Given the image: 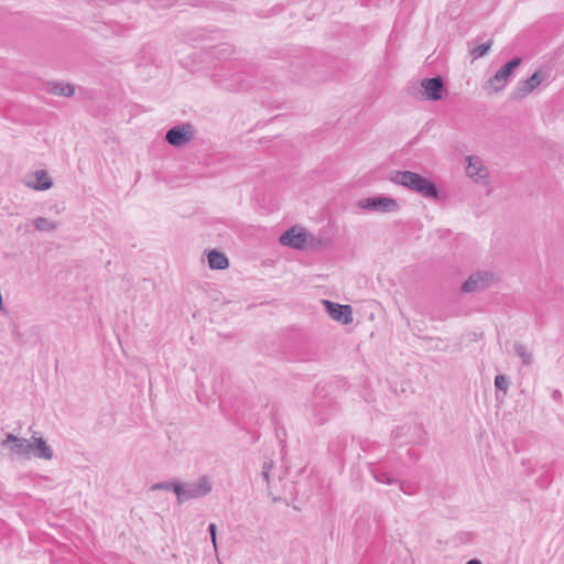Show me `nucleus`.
Returning a JSON list of instances; mask_svg holds the SVG:
<instances>
[{"instance_id": "nucleus-1", "label": "nucleus", "mask_w": 564, "mask_h": 564, "mask_svg": "<svg viewBox=\"0 0 564 564\" xmlns=\"http://www.w3.org/2000/svg\"><path fill=\"white\" fill-rule=\"evenodd\" d=\"M391 181L422 195L425 198L438 199L440 197L436 184L417 173L411 171H397L391 176Z\"/></svg>"}, {"instance_id": "nucleus-2", "label": "nucleus", "mask_w": 564, "mask_h": 564, "mask_svg": "<svg viewBox=\"0 0 564 564\" xmlns=\"http://www.w3.org/2000/svg\"><path fill=\"white\" fill-rule=\"evenodd\" d=\"M213 489L212 482L207 476H202L196 481L180 484L175 486L174 494L176 495L178 505L191 500L207 496Z\"/></svg>"}, {"instance_id": "nucleus-3", "label": "nucleus", "mask_w": 564, "mask_h": 564, "mask_svg": "<svg viewBox=\"0 0 564 564\" xmlns=\"http://www.w3.org/2000/svg\"><path fill=\"white\" fill-rule=\"evenodd\" d=\"M357 206L377 213H393L399 209V204L394 198L381 195L359 199Z\"/></svg>"}, {"instance_id": "nucleus-4", "label": "nucleus", "mask_w": 564, "mask_h": 564, "mask_svg": "<svg viewBox=\"0 0 564 564\" xmlns=\"http://www.w3.org/2000/svg\"><path fill=\"white\" fill-rule=\"evenodd\" d=\"M521 62V57H513L507 62L491 78L488 79L487 85L491 87L495 93L500 91Z\"/></svg>"}, {"instance_id": "nucleus-5", "label": "nucleus", "mask_w": 564, "mask_h": 564, "mask_svg": "<svg viewBox=\"0 0 564 564\" xmlns=\"http://www.w3.org/2000/svg\"><path fill=\"white\" fill-rule=\"evenodd\" d=\"M195 134V130L191 123H182L172 127L165 133V141L176 148H181L188 143Z\"/></svg>"}, {"instance_id": "nucleus-6", "label": "nucleus", "mask_w": 564, "mask_h": 564, "mask_svg": "<svg viewBox=\"0 0 564 564\" xmlns=\"http://www.w3.org/2000/svg\"><path fill=\"white\" fill-rule=\"evenodd\" d=\"M495 281V275L482 271L473 273L460 286L464 293H475L485 290Z\"/></svg>"}, {"instance_id": "nucleus-7", "label": "nucleus", "mask_w": 564, "mask_h": 564, "mask_svg": "<svg viewBox=\"0 0 564 564\" xmlns=\"http://www.w3.org/2000/svg\"><path fill=\"white\" fill-rule=\"evenodd\" d=\"M421 88L423 99L437 101L443 98V93L445 89L444 80L441 76L424 78L421 82Z\"/></svg>"}, {"instance_id": "nucleus-8", "label": "nucleus", "mask_w": 564, "mask_h": 564, "mask_svg": "<svg viewBox=\"0 0 564 564\" xmlns=\"http://www.w3.org/2000/svg\"><path fill=\"white\" fill-rule=\"evenodd\" d=\"M308 234L297 226H293L283 232L279 239L280 243L293 249H304Z\"/></svg>"}, {"instance_id": "nucleus-9", "label": "nucleus", "mask_w": 564, "mask_h": 564, "mask_svg": "<svg viewBox=\"0 0 564 564\" xmlns=\"http://www.w3.org/2000/svg\"><path fill=\"white\" fill-rule=\"evenodd\" d=\"M29 445V457L32 455L35 458L51 460L54 456L52 447L42 436L32 435Z\"/></svg>"}, {"instance_id": "nucleus-10", "label": "nucleus", "mask_w": 564, "mask_h": 564, "mask_svg": "<svg viewBox=\"0 0 564 564\" xmlns=\"http://www.w3.org/2000/svg\"><path fill=\"white\" fill-rule=\"evenodd\" d=\"M324 304L333 319L345 325L352 322V310L350 305H341L327 300L324 301Z\"/></svg>"}, {"instance_id": "nucleus-11", "label": "nucleus", "mask_w": 564, "mask_h": 564, "mask_svg": "<svg viewBox=\"0 0 564 564\" xmlns=\"http://www.w3.org/2000/svg\"><path fill=\"white\" fill-rule=\"evenodd\" d=\"M543 80V75L540 70L534 72L528 79L520 80L514 89V98L527 97L532 93Z\"/></svg>"}, {"instance_id": "nucleus-12", "label": "nucleus", "mask_w": 564, "mask_h": 564, "mask_svg": "<svg viewBox=\"0 0 564 564\" xmlns=\"http://www.w3.org/2000/svg\"><path fill=\"white\" fill-rule=\"evenodd\" d=\"M467 161L468 165L466 167V173L470 178L479 180L488 176V170L484 166L478 156L469 155Z\"/></svg>"}, {"instance_id": "nucleus-13", "label": "nucleus", "mask_w": 564, "mask_h": 564, "mask_svg": "<svg viewBox=\"0 0 564 564\" xmlns=\"http://www.w3.org/2000/svg\"><path fill=\"white\" fill-rule=\"evenodd\" d=\"M208 265L213 270H224L228 268L229 261L225 253L218 250H210L207 254Z\"/></svg>"}, {"instance_id": "nucleus-14", "label": "nucleus", "mask_w": 564, "mask_h": 564, "mask_svg": "<svg viewBox=\"0 0 564 564\" xmlns=\"http://www.w3.org/2000/svg\"><path fill=\"white\" fill-rule=\"evenodd\" d=\"M48 91L57 96L72 97L75 94V87L70 84H64L61 82L52 83Z\"/></svg>"}, {"instance_id": "nucleus-15", "label": "nucleus", "mask_w": 564, "mask_h": 564, "mask_svg": "<svg viewBox=\"0 0 564 564\" xmlns=\"http://www.w3.org/2000/svg\"><path fill=\"white\" fill-rule=\"evenodd\" d=\"M36 184L32 185V187L36 191H46L52 187L53 183L44 170H39L35 172Z\"/></svg>"}, {"instance_id": "nucleus-16", "label": "nucleus", "mask_w": 564, "mask_h": 564, "mask_svg": "<svg viewBox=\"0 0 564 564\" xmlns=\"http://www.w3.org/2000/svg\"><path fill=\"white\" fill-rule=\"evenodd\" d=\"M371 473H372L373 478L378 482L386 484V485H393V484L400 482V480L398 478L393 477L389 471L372 469Z\"/></svg>"}, {"instance_id": "nucleus-17", "label": "nucleus", "mask_w": 564, "mask_h": 564, "mask_svg": "<svg viewBox=\"0 0 564 564\" xmlns=\"http://www.w3.org/2000/svg\"><path fill=\"white\" fill-rule=\"evenodd\" d=\"M514 351L521 358L523 365L529 366L532 364V354L529 351L525 345H523L522 343H516Z\"/></svg>"}, {"instance_id": "nucleus-18", "label": "nucleus", "mask_w": 564, "mask_h": 564, "mask_svg": "<svg viewBox=\"0 0 564 564\" xmlns=\"http://www.w3.org/2000/svg\"><path fill=\"white\" fill-rule=\"evenodd\" d=\"M29 440L20 437L18 442L13 445H11V451L13 454L18 456H23L29 458Z\"/></svg>"}, {"instance_id": "nucleus-19", "label": "nucleus", "mask_w": 564, "mask_h": 564, "mask_svg": "<svg viewBox=\"0 0 564 564\" xmlns=\"http://www.w3.org/2000/svg\"><path fill=\"white\" fill-rule=\"evenodd\" d=\"M34 227L39 231H53L56 229L57 225L45 217H37L34 220Z\"/></svg>"}, {"instance_id": "nucleus-20", "label": "nucleus", "mask_w": 564, "mask_h": 564, "mask_svg": "<svg viewBox=\"0 0 564 564\" xmlns=\"http://www.w3.org/2000/svg\"><path fill=\"white\" fill-rule=\"evenodd\" d=\"M491 45H492V40H489L487 43L471 47L469 50V53H470V55H473L474 58L482 57L489 52Z\"/></svg>"}, {"instance_id": "nucleus-21", "label": "nucleus", "mask_w": 564, "mask_h": 564, "mask_svg": "<svg viewBox=\"0 0 564 564\" xmlns=\"http://www.w3.org/2000/svg\"><path fill=\"white\" fill-rule=\"evenodd\" d=\"M509 386L508 378L503 375H498L495 377V387L498 390L507 392Z\"/></svg>"}, {"instance_id": "nucleus-22", "label": "nucleus", "mask_w": 564, "mask_h": 564, "mask_svg": "<svg viewBox=\"0 0 564 564\" xmlns=\"http://www.w3.org/2000/svg\"><path fill=\"white\" fill-rule=\"evenodd\" d=\"M181 482H171V481H163V482H158V484H154L151 489L152 490H159V489H164V490H172L174 492V488L175 486H180Z\"/></svg>"}, {"instance_id": "nucleus-23", "label": "nucleus", "mask_w": 564, "mask_h": 564, "mask_svg": "<svg viewBox=\"0 0 564 564\" xmlns=\"http://www.w3.org/2000/svg\"><path fill=\"white\" fill-rule=\"evenodd\" d=\"M273 467V462L272 460H269V462H264L263 463V466H262V478L263 480L269 484V480H270V471Z\"/></svg>"}, {"instance_id": "nucleus-24", "label": "nucleus", "mask_w": 564, "mask_h": 564, "mask_svg": "<svg viewBox=\"0 0 564 564\" xmlns=\"http://www.w3.org/2000/svg\"><path fill=\"white\" fill-rule=\"evenodd\" d=\"M400 490L405 495H412L415 492V486L410 482L400 481L398 482Z\"/></svg>"}, {"instance_id": "nucleus-25", "label": "nucleus", "mask_w": 564, "mask_h": 564, "mask_svg": "<svg viewBox=\"0 0 564 564\" xmlns=\"http://www.w3.org/2000/svg\"><path fill=\"white\" fill-rule=\"evenodd\" d=\"M208 531H209V534H210V540H212V543H213V546L215 549V551L217 550V527L215 523H210L208 525Z\"/></svg>"}, {"instance_id": "nucleus-26", "label": "nucleus", "mask_w": 564, "mask_h": 564, "mask_svg": "<svg viewBox=\"0 0 564 564\" xmlns=\"http://www.w3.org/2000/svg\"><path fill=\"white\" fill-rule=\"evenodd\" d=\"M20 437L14 434H8L6 438L1 442V446L7 447L9 444H15Z\"/></svg>"}, {"instance_id": "nucleus-27", "label": "nucleus", "mask_w": 564, "mask_h": 564, "mask_svg": "<svg viewBox=\"0 0 564 564\" xmlns=\"http://www.w3.org/2000/svg\"><path fill=\"white\" fill-rule=\"evenodd\" d=\"M405 426H401V427H397L395 430L392 431V437L393 438H399L403 435V431H404Z\"/></svg>"}, {"instance_id": "nucleus-28", "label": "nucleus", "mask_w": 564, "mask_h": 564, "mask_svg": "<svg viewBox=\"0 0 564 564\" xmlns=\"http://www.w3.org/2000/svg\"><path fill=\"white\" fill-rule=\"evenodd\" d=\"M562 397L561 392L558 390H554L553 393H552V398L554 400H560Z\"/></svg>"}, {"instance_id": "nucleus-29", "label": "nucleus", "mask_w": 564, "mask_h": 564, "mask_svg": "<svg viewBox=\"0 0 564 564\" xmlns=\"http://www.w3.org/2000/svg\"><path fill=\"white\" fill-rule=\"evenodd\" d=\"M466 564H482V563L477 558H471Z\"/></svg>"}]
</instances>
